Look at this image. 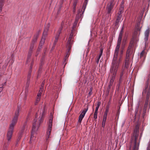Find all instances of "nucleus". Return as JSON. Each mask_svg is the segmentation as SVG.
Instances as JSON below:
<instances>
[{"mask_svg": "<svg viewBox=\"0 0 150 150\" xmlns=\"http://www.w3.org/2000/svg\"><path fill=\"white\" fill-rule=\"evenodd\" d=\"M140 23H139L135 26L132 39L130 42L127 51L126 56H129L131 52L132 53V48L134 47V44L138 41V36L140 33Z\"/></svg>", "mask_w": 150, "mask_h": 150, "instance_id": "f257e3e1", "label": "nucleus"}, {"mask_svg": "<svg viewBox=\"0 0 150 150\" xmlns=\"http://www.w3.org/2000/svg\"><path fill=\"white\" fill-rule=\"evenodd\" d=\"M143 96L146 95V98L144 105L143 114H145L149 103L150 107V74L148 76V79L147 82L146 83L144 88L142 92Z\"/></svg>", "mask_w": 150, "mask_h": 150, "instance_id": "f03ea898", "label": "nucleus"}, {"mask_svg": "<svg viewBox=\"0 0 150 150\" xmlns=\"http://www.w3.org/2000/svg\"><path fill=\"white\" fill-rule=\"evenodd\" d=\"M21 110V106L18 105L17 107V110L15 112L14 116L10 125L8 130L7 134V139L8 142L10 140L11 138L14 127L17 122L19 113Z\"/></svg>", "mask_w": 150, "mask_h": 150, "instance_id": "7ed1b4c3", "label": "nucleus"}, {"mask_svg": "<svg viewBox=\"0 0 150 150\" xmlns=\"http://www.w3.org/2000/svg\"><path fill=\"white\" fill-rule=\"evenodd\" d=\"M139 127L137 125L134 130L133 134L130 140L129 150H138L139 144L137 142L138 136Z\"/></svg>", "mask_w": 150, "mask_h": 150, "instance_id": "20e7f679", "label": "nucleus"}, {"mask_svg": "<svg viewBox=\"0 0 150 150\" xmlns=\"http://www.w3.org/2000/svg\"><path fill=\"white\" fill-rule=\"evenodd\" d=\"M38 115L37 113L35 115V118L34 119L33 122V125L32 127V134L30 138V142L32 143V141H33L34 136V134L35 132L37 131L38 128L39 127V126L40 124L42 122V116L40 118V119L39 120V122H37V120L36 118L38 117Z\"/></svg>", "mask_w": 150, "mask_h": 150, "instance_id": "39448f33", "label": "nucleus"}, {"mask_svg": "<svg viewBox=\"0 0 150 150\" xmlns=\"http://www.w3.org/2000/svg\"><path fill=\"white\" fill-rule=\"evenodd\" d=\"M115 4L114 0H111L108 3L106 7L107 13L108 17L110 19L111 14L112 12V9Z\"/></svg>", "mask_w": 150, "mask_h": 150, "instance_id": "423d86ee", "label": "nucleus"}, {"mask_svg": "<svg viewBox=\"0 0 150 150\" xmlns=\"http://www.w3.org/2000/svg\"><path fill=\"white\" fill-rule=\"evenodd\" d=\"M117 69H118L116 68V67H114L112 66L111 68L110 69V72L112 74V76L109 84L108 87V88H110V86H112L113 84Z\"/></svg>", "mask_w": 150, "mask_h": 150, "instance_id": "0eeeda50", "label": "nucleus"}, {"mask_svg": "<svg viewBox=\"0 0 150 150\" xmlns=\"http://www.w3.org/2000/svg\"><path fill=\"white\" fill-rule=\"evenodd\" d=\"M126 44V41H124L122 43V49L120 50V57L119 59H117V62L114 65V67H116L117 69H118L119 66V64L121 61V60L122 57V54L123 51V49L124 48Z\"/></svg>", "mask_w": 150, "mask_h": 150, "instance_id": "6e6552de", "label": "nucleus"}, {"mask_svg": "<svg viewBox=\"0 0 150 150\" xmlns=\"http://www.w3.org/2000/svg\"><path fill=\"white\" fill-rule=\"evenodd\" d=\"M120 46V44H117V46L115 47V52L114 55V57L112 63V67H114L115 64L116 63L117 58V57L119 51V48Z\"/></svg>", "mask_w": 150, "mask_h": 150, "instance_id": "1a4fd4ad", "label": "nucleus"}, {"mask_svg": "<svg viewBox=\"0 0 150 150\" xmlns=\"http://www.w3.org/2000/svg\"><path fill=\"white\" fill-rule=\"evenodd\" d=\"M52 118H50L49 120L48 127L46 132V142L47 143L48 142V139L50 137L51 131L52 129Z\"/></svg>", "mask_w": 150, "mask_h": 150, "instance_id": "9d476101", "label": "nucleus"}, {"mask_svg": "<svg viewBox=\"0 0 150 150\" xmlns=\"http://www.w3.org/2000/svg\"><path fill=\"white\" fill-rule=\"evenodd\" d=\"M67 22L65 21H63L62 23L61 24V28H60L59 30L58 31V33L59 35H57L55 37V39L54 40V42L53 43V45L55 46V45H56V42H57L59 38V35L60 33L61 30H62V28L64 27H67Z\"/></svg>", "mask_w": 150, "mask_h": 150, "instance_id": "9b49d317", "label": "nucleus"}, {"mask_svg": "<svg viewBox=\"0 0 150 150\" xmlns=\"http://www.w3.org/2000/svg\"><path fill=\"white\" fill-rule=\"evenodd\" d=\"M50 26V24L48 23L47 25L45 27L44 31L43 33V36L41 40V41L40 42V44H41L42 45H43L45 42V36L47 35V32Z\"/></svg>", "mask_w": 150, "mask_h": 150, "instance_id": "f8f14e48", "label": "nucleus"}, {"mask_svg": "<svg viewBox=\"0 0 150 150\" xmlns=\"http://www.w3.org/2000/svg\"><path fill=\"white\" fill-rule=\"evenodd\" d=\"M73 29L71 31V32L70 33L69 37L68 39V41L67 42V47L69 50H71L72 45L73 44V42L72 41V39L73 36Z\"/></svg>", "mask_w": 150, "mask_h": 150, "instance_id": "ddd939ff", "label": "nucleus"}, {"mask_svg": "<svg viewBox=\"0 0 150 150\" xmlns=\"http://www.w3.org/2000/svg\"><path fill=\"white\" fill-rule=\"evenodd\" d=\"M88 3V1L87 0H85L83 5L82 8L81 10V11L82 12V13L81 14L80 13V10H79V11L78 13L76 15V18L77 19H79V18L81 17V15L84 12L85 9L86 8V6Z\"/></svg>", "mask_w": 150, "mask_h": 150, "instance_id": "4468645a", "label": "nucleus"}, {"mask_svg": "<svg viewBox=\"0 0 150 150\" xmlns=\"http://www.w3.org/2000/svg\"><path fill=\"white\" fill-rule=\"evenodd\" d=\"M33 64V62L32 61L31 63V66H30V70L29 71L28 75L27 76V81L26 83V88H27L29 85L30 83V76L31 73L32 71V66Z\"/></svg>", "mask_w": 150, "mask_h": 150, "instance_id": "2eb2a0df", "label": "nucleus"}, {"mask_svg": "<svg viewBox=\"0 0 150 150\" xmlns=\"http://www.w3.org/2000/svg\"><path fill=\"white\" fill-rule=\"evenodd\" d=\"M149 28L147 29L145 31L144 33V40L145 41V44H146L147 42V41L148 39L149 35Z\"/></svg>", "mask_w": 150, "mask_h": 150, "instance_id": "dca6fc26", "label": "nucleus"}, {"mask_svg": "<svg viewBox=\"0 0 150 150\" xmlns=\"http://www.w3.org/2000/svg\"><path fill=\"white\" fill-rule=\"evenodd\" d=\"M70 50H69V49H68V48H67L66 54L64 58V63H65V62L66 63V61H67L68 58L69 57V55L70 54Z\"/></svg>", "mask_w": 150, "mask_h": 150, "instance_id": "f3484780", "label": "nucleus"}, {"mask_svg": "<svg viewBox=\"0 0 150 150\" xmlns=\"http://www.w3.org/2000/svg\"><path fill=\"white\" fill-rule=\"evenodd\" d=\"M85 114L83 113L82 112H81V114L80 115L79 117V120L78 122L80 123H81V121L84 117L85 115Z\"/></svg>", "mask_w": 150, "mask_h": 150, "instance_id": "a211bd4d", "label": "nucleus"}, {"mask_svg": "<svg viewBox=\"0 0 150 150\" xmlns=\"http://www.w3.org/2000/svg\"><path fill=\"white\" fill-rule=\"evenodd\" d=\"M32 53V52H31L30 51H28V52L26 61V64H28L29 62L30 61V58L31 55Z\"/></svg>", "mask_w": 150, "mask_h": 150, "instance_id": "6ab92c4d", "label": "nucleus"}, {"mask_svg": "<svg viewBox=\"0 0 150 150\" xmlns=\"http://www.w3.org/2000/svg\"><path fill=\"white\" fill-rule=\"evenodd\" d=\"M146 53L144 50H142L140 54V58H143V59H144L146 57Z\"/></svg>", "mask_w": 150, "mask_h": 150, "instance_id": "aec40b11", "label": "nucleus"}, {"mask_svg": "<svg viewBox=\"0 0 150 150\" xmlns=\"http://www.w3.org/2000/svg\"><path fill=\"white\" fill-rule=\"evenodd\" d=\"M40 32V31H38L36 33L35 35L34 36V38L33 40V42H35L37 40V39L38 37V35H39Z\"/></svg>", "mask_w": 150, "mask_h": 150, "instance_id": "412c9836", "label": "nucleus"}, {"mask_svg": "<svg viewBox=\"0 0 150 150\" xmlns=\"http://www.w3.org/2000/svg\"><path fill=\"white\" fill-rule=\"evenodd\" d=\"M129 56H126L125 60V66H127L129 64Z\"/></svg>", "mask_w": 150, "mask_h": 150, "instance_id": "4be33fe9", "label": "nucleus"}, {"mask_svg": "<svg viewBox=\"0 0 150 150\" xmlns=\"http://www.w3.org/2000/svg\"><path fill=\"white\" fill-rule=\"evenodd\" d=\"M119 13H118V15L117 16L116 20V23H117L120 21V20L121 19V15L119 14Z\"/></svg>", "mask_w": 150, "mask_h": 150, "instance_id": "5701e85b", "label": "nucleus"}, {"mask_svg": "<svg viewBox=\"0 0 150 150\" xmlns=\"http://www.w3.org/2000/svg\"><path fill=\"white\" fill-rule=\"evenodd\" d=\"M122 79H120L119 80L118 84L117 86V87L118 89H119L120 86L122 84Z\"/></svg>", "mask_w": 150, "mask_h": 150, "instance_id": "b1692460", "label": "nucleus"}, {"mask_svg": "<svg viewBox=\"0 0 150 150\" xmlns=\"http://www.w3.org/2000/svg\"><path fill=\"white\" fill-rule=\"evenodd\" d=\"M122 35H119L118 39L117 44L120 45L121 42V40H122Z\"/></svg>", "mask_w": 150, "mask_h": 150, "instance_id": "393cba45", "label": "nucleus"}, {"mask_svg": "<svg viewBox=\"0 0 150 150\" xmlns=\"http://www.w3.org/2000/svg\"><path fill=\"white\" fill-rule=\"evenodd\" d=\"M123 6L122 5H121L119 9V11L118 13H119L121 15L122 13V12L123 9Z\"/></svg>", "mask_w": 150, "mask_h": 150, "instance_id": "a878e982", "label": "nucleus"}, {"mask_svg": "<svg viewBox=\"0 0 150 150\" xmlns=\"http://www.w3.org/2000/svg\"><path fill=\"white\" fill-rule=\"evenodd\" d=\"M100 104H101V103L100 102H98V103H97V106H96V110H95V112H98V108H99V106H100Z\"/></svg>", "mask_w": 150, "mask_h": 150, "instance_id": "bb28decb", "label": "nucleus"}, {"mask_svg": "<svg viewBox=\"0 0 150 150\" xmlns=\"http://www.w3.org/2000/svg\"><path fill=\"white\" fill-rule=\"evenodd\" d=\"M101 57V54H99V56L96 59V62L97 64H98L99 62V59Z\"/></svg>", "mask_w": 150, "mask_h": 150, "instance_id": "cd10ccee", "label": "nucleus"}, {"mask_svg": "<svg viewBox=\"0 0 150 150\" xmlns=\"http://www.w3.org/2000/svg\"><path fill=\"white\" fill-rule=\"evenodd\" d=\"M26 122H25L23 125V127L22 128V129L21 131V132L22 133L23 132L24 130H25V128H26Z\"/></svg>", "mask_w": 150, "mask_h": 150, "instance_id": "c85d7f7f", "label": "nucleus"}, {"mask_svg": "<svg viewBox=\"0 0 150 150\" xmlns=\"http://www.w3.org/2000/svg\"><path fill=\"white\" fill-rule=\"evenodd\" d=\"M42 92L41 91H39L37 95V97H39V98H40Z\"/></svg>", "mask_w": 150, "mask_h": 150, "instance_id": "c756f323", "label": "nucleus"}, {"mask_svg": "<svg viewBox=\"0 0 150 150\" xmlns=\"http://www.w3.org/2000/svg\"><path fill=\"white\" fill-rule=\"evenodd\" d=\"M97 114L98 112H95L93 117L95 119H96L97 118Z\"/></svg>", "mask_w": 150, "mask_h": 150, "instance_id": "7c9ffc66", "label": "nucleus"}, {"mask_svg": "<svg viewBox=\"0 0 150 150\" xmlns=\"http://www.w3.org/2000/svg\"><path fill=\"white\" fill-rule=\"evenodd\" d=\"M107 115H106L105 114H104L103 120V121H106V119H107Z\"/></svg>", "mask_w": 150, "mask_h": 150, "instance_id": "2f4dec72", "label": "nucleus"}, {"mask_svg": "<svg viewBox=\"0 0 150 150\" xmlns=\"http://www.w3.org/2000/svg\"><path fill=\"white\" fill-rule=\"evenodd\" d=\"M88 109V106H87V108L84 109V110H83L82 111V112L83 113H84L85 114H86V112H87Z\"/></svg>", "mask_w": 150, "mask_h": 150, "instance_id": "473e14b6", "label": "nucleus"}, {"mask_svg": "<svg viewBox=\"0 0 150 150\" xmlns=\"http://www.w3.org/2000/svg\"><path fill=\"white\" fill-rule=\"evenodd\" d=\"M124 74L123 71H122L120 73V79H122V76Z\"/></svg>", "mask_w": 150, "mask_h": 150, "instance_id": "72a5a7b5", "label": "nucleus"}, {"mask_svg": "<svg viewBox=\"0 0 150 150\" xmlns=\"http://www.w3.org/2000/svg\"><path fill=\"white\" fill-rule=\"evenodd\" d=\"M120 108L119 107L118 110L117 111V113H116V115H117V116H118L119 115V114H120Z\"/></svg>", "mask_w": 150, "mask_h": 150, "instance_id": "f704fd0d", "label": "nucleus"}, {"mask_svg": "<svg viewBox=\"0 0 150 150\" xmlns=\"http://www.w3.org/2000/svg\"><path fill=\"white\" fill-rule=\"evenodd\" d=\"M33 45H31L30 47V48L29 50V51H31V52H32V50H33Z\"/></svg>", "mask_w": 150, "mask_h": 150, "instance_id": "c9c22d12", "label": "nucleus"}, {"mask_svg": "<svg viewBox=\"0 0 150 150\" xmlns=\"http://www.w3.org/2000/svg\"><path fill=\"white\" fill-rule=\"evenodd\" d=\"M123 27H122L120 31V33L119 34L120 35H122V34H123Z\"/></svg>", "mask_w": 150, "mask_h": 150, "instance_id": "e433bc0d", "label": "nucleus"}, {"mask_svg": "<svg viewBox=\"0 0 150 150\" xmlns=\"http://www.w3.org/2000/svg\"><path fill=\"white\" fill-rule=\"evenodd\" d=\"M106 121H103V122L102 123V126L103 127H104L105 125Z\"/></svg>", "mask_w": 150, "mask_h": 150, "instance_id": "4c0bfd02", "label": "nucleus"}, {"mask_svg": "<svg viewBox=\"0 0 150 150\" xmlns=\"http://www.w3.org/2000/svg\"><path fill=\"white\" fill-rule=\"evenodd\" d=\"M7 145L6 144H5L4 145L3 147V150H7Z\"/></svg>", "mask_w": 150, "mask_h": 150, "instance_id": "58836bf2", "label": "nucleus"}, {"mask_svg": "<svg viewBox=\"0 0 150 150\" xmlns=\"http://www.w3.org/2000/svg\"><path fill=\"white\" fill-rule=\"evenodd\" d=\"M108 111H109V110H108V109H106V110H105V111L104 114H105L106 115H107V114H108Z\"/></svg>", "mask_w": 150, "mask_h": 150, "instance_id": "ea45409f", "label": "nucleus"}, {"mask_svg": "<svg viewBox=\"0 0 150 150\" xmlns=\"http://www.w3.org/2000/svg\"><path fill=\"white\" fill-rule=\"evenodd\" d=\"M43 87H44L41 86V87L40 88V90H39V91H41L42 92Z\"/></svg>", "mask_w": 150, "mask_h": 150, "instance_id": "a19ab883", "label": "nucleus"}, {"mask_svg": "<svg viewBox=\"0 0 150 150\" xmlns=\"http://www.w3.org/2000/svg\"><path fill=\"white\" fill-rule=\"evenodd\" d=\"M40 98H39V97H37V99H36V101L37 102H39V101L40 100Z\"/></svg>", "mask_w": 150, "mask_h": 150, "instance_id": "79ce46f5", "label": "nucleus"}, {"mask_svg": "<svg viewBox=\"0 0 150 150\" xmlns=\"http://www.w3.org/2000/svg\"><path fill=\"white\" fill-rule=\"evenodd\" d=\"M27 95H25V96L24 98V100L25 101L27 99Z\"/></svg>", "mask_w": 150, "mask_h": 150, "instance_id": "37998d69", "label": "nucleus"}, {"mask_svg": "<svg viewBox=\"0 0 150 150\" xmlns=\"http://www.w3.org/2000/svg\"><path fill=\"white\" fill-rule=\"evenodd\" d=\"M44 84H45V82H44V81H43L41 84V86L44 87Z\"/></svg>", "mask_w": 150, "mask_h": 150, "instance_id": "c03bdc74", "label": "nucleus"}, {"mask_svg": "<svg viewBox=\"0 0 150 150\" xmlns=\"http://www.w3.org/2000/svg\"><path fill=\"white\" fill-rule=\"evenodd\" d=\"M102 53H103V50H102V49H101L100 50V54H101V56H102Z\"/></svg>", "mask_w": 150, "mask_h": 150, "instance_id": "a18cd8bd", "label": "nucleus"}, {"mask_svg": "<svg viewBox=\"0 0 150 150\" xmlns=\"http://www.w3.org/2000/svg\"><path fill=\"white\" fill-rule=\"evenodd\" d=\"M109 105H108L107 107H106V109H108V110H109Z\"/></svg>", "mask_w": 150, "mask_h": 150, "instance_id": "49530a36", "label": "nucleus"}, {"mask_svg": "<svg viewBox=\"0 0 150 150\" xmlns=\"http://www.w3.org/2000/svg\"><path fill=\"white\" fill-rule=\"evenodd\" d=\"M21 136H19L18 137V139L19 140H20L21 139Z\"/></svg>", "mask_w": 150, "mask_h": 150, "instance_id": "de8ad7c7", "label": "nucleus"}, {"mask_svg": "<svg viewBox=\"0 0 150 150\" xmlns=\"http://www.w3.org/2000/svg\"><path fill=\"white\" fill-rule=\"evenodd\" d=\"M76 2H74V7L75 8V6L76 5Z\"/></svg>", "mask_w": 150, "mask_h": 150, "instance_id": "09e8293b", "label": "nucleus"}, {"mask_svg": "<svg viewBox=\"0 0 150 150\" xmlns=\"http://www.w3.org/2000/svg\"><path fill=\"white\" fill-rule=\"evenodd\" d=\"M38 102H37V101H35V105H37L38 104Z\"/></svg>", "mask_w": 150, "mask_h": 150, "instance_id": "8fccbe9b", "label": "nucleus"}, {"mask_svg": "<svg viewBox=\"0 0 150 150\" xmlns=\"http://www.w3.org/2000/svg\"><path fill=\"white\" fill-rule=\"evenodd\" d=\"M6 85V82L2 84L3 86Z\"/></svg>", "mask_w": 150, "mask_h": 150, "instance_id": "3c124183", "label": "nucleus"}, {"mask_svg": "<svg viewBox=\"0 0 150 150\" xmlns=\"http://www.w3.org/2000/svg\"><path fill=\"white\" fill-rule=\"evenodd\" d=\"M75 8L74 7V10H73V12H75Z\"/></svg>", "mask_w": 150, "mask_h": 150, "instance_id": "603ef678", "label": "nucleus"}, {"mask_svg": "<svg viewBox=\"0 0 150 150\" xmlns=\"http://www.w3.org/2000/svg\"><path fill=\"white\" fill-rule=\"evenodd\" d=\"M91 92H89V95H90H90H91Z\"/></svg>", "mask_w": 150, "mask_h": 150, "instance_id": "864d4df0", "label": "nucleus"}, {"mask_svg": "<svg viewBox=\"0 0 150 150\" xmlns=\"http://www.w3.org/2000/svg\"><path fill=\"white\" fill-rule=\"evenodd\" d=\"M110 101H111V99H110V100H109V103L110 102Z\"/></svg>", "mask_w": 150, "mask_h": 150, "instance_id": "5fc2aeb1", "label": "nucleus"}, {"mask_svg": "<svg viewBox=\"0 0 150 150\" xmlns=\"http://www.w3.org/2000/svg\"><path fill=\"white\" fill-rule=\"evenodd\" d=\"M38 54H36V56H37V55Z\"/></svg>", "mask_w": 150, "mask_h": 150, "instance_id": "6e6d98bb", "label": "nucleus"}, {"mask_svg": "<svg viewBox=\"0 0 150 150\" xmlns=\"http://www.w3.org/2000/svg\"><path fill=\"white\" fill-rule=\"evenodd\" d=\"M2 87H0V88H2Z\"/></svg>", "mask_w": 150, "mask_h": 150, "instance_id": "4d7b16f0", "label": "nucleus"}, {"mask_svg": "<svg viewBox=\"0 0 150 150\" xmlns=\"http://www.w3.org/2000/svg\"><path fill=\"white\" fill-rule=\"evenodd\" d=\"M1 92V91H0V93Z\"/></svg>", "mask_w": 150, "mask_h": 150, "instance_id": "13d9d810", "label": "nucleus"}]
</instances>
